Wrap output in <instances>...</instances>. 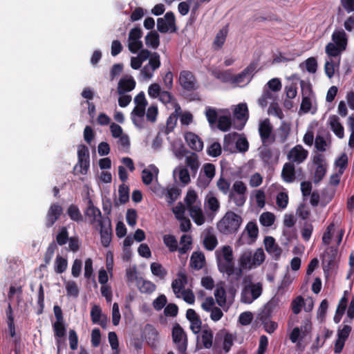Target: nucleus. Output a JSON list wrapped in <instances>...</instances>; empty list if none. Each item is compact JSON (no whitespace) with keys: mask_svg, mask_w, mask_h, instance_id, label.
Segmentation results:
<instances>
[{"mask_svg":"<svg viewBox=\"0 0 354 354\" xmlns=\"http://www.w3.org/2000/svg\"><path fill=\"white\" fill-rule=\"evenodd\" d=\"M234 117L241 123L234 127L238 130H241L246 121L248 119V109L246 104L241 103L237 105L234 111Z\"/></svg>","mask_w":354,"mask_h":354,"instance_id":"a211bd4d","label":"nucleus"},{"mask_svg":"<svg viewBox=\"0 0 354 354\" xmlns=\"http://www.w3.org/2000/svg\"><path fill=\"white\" fill-rule=\"evenodd\" d=\"M187 283V275L183 272H178L177 278L174 279L171 283V288L173 289L174 292L176 295H177L178 293L181 292L184 289V287Z\"/></svg>","mask_w":354,"mask_h":354,"instance_id":"5701e85b","label":"nucleus"},{"mask_svg":"<svg viewBox=\"0 0 354 354\" xmlns=\"http://www.w3.org/2000/svg\"><path fill=\"white\" fill-rule=\"evenodd\" d=\"M185 138L189 147L194 151H201L203 148V142L201 138L192 132L185 133Z\"/></svg>","mask_w":354,"mask_h":354,"instance_id":"aec40b11","label":"nucleus"},{"mask_svg":"<svg viewBox=\"0 0 354 354\" xmlns=\"http://www.w3.org/2000/svg\"><path fill=\"white\" fill-rule=\"evenodd\" d=\"M328 165H319L316 167L315 173H314V178L313 182L315 184L319 183L321 180L324 178L326 171H327Z\"/></svg>","mask_w":354,"mask_h":354,"instance_id":"6e6d98bb","label":"nucleus"},{"mask_svg":"<svg viewBox=\"0 0 354 354\" xmlns=\"http://www.w3.org/2000/svg\"><path fill=\"white\" fill-rule=\"evenodd\" d=\"M136 86V81L131 77L129 78H122L120 80L118 85V93L120 95L126 92L131 91Z\"/></svg>","mask_w":354,"mask_h":354,"instance_id":"4be33fe9","label":"nucleus"},{"mask_svg":"<svg viewBox=\"0 0 354 354\" xmlns=\"http://www.w3.org/2000/svg\"><path fill=\"white\" fill-rule=\"evenodd\" d=\"M139 291L144 294H151L156 289V286L152 281L140 277L136 284Z\"/></svg>","mask_w":354,"mask_h":354,"instance_id":"a878e982","label":"nucleus"},{"mask_svg":"<svg viewBox=\"0 0 354 354\" xmlns=\"http://www.w3.org/2000/svg\"><path fill=\"white\" fill-rule=\"evenodd\" d=\"M281 178L286 183H291L296 178L295 165L292 162H286L282 168Z\"/></svg>","mask_w":354,"mask_h":354,"instance_id":"412c9836","label":"nucleus"},{"mask_svg":"<svg viewBox=\"0 0 354 354\" xmlns=\"http://www.w3.org/2000/svg\"><path fill=\"white\" fill-rule=\"evenodd\" d=\"M242 223L241 216L234 212H227L217 223L218 230L223 234H231L238 231Z\"/></svg>","mask_w":354,"mask_h":354,"instance_id":"7ed1b4c3","label":"nucleus"},{"mask_svg":"<svg viewBox=\"0 0 354 354\" xmlns=\"http://www.w3.org/2000/svg\"><path fill=\"white\" fill-rule=\"evenodd\" d=\"M53 311L56 320L52 324V327L55 339V344L57 348V353H59L62 344L65 342V337L67 333V325L65 323L61 307L58 305H55L53 307Z\"/></svg>","mask_w":354,"mask_h":354,"instance_id":"f03ea898","label":"nucleus"},{"mask_svg":"<svg viewBox=\"0 0 354 354\" xmlns=\"http://www.w3.org/2000/svg\"><path fill=\"white\" fill-rule=\"evenodd\" d=\"M245 230L247 232L250 238L248 243L251 244L255 242L259 234V228L257 223L254 221H250L247 224Z\"/></svg>","mask_w":354,"mask_h":354,"instance_id":"473e14b6","label":"nucleus"},{"mask_svg":"<svg viewBox=\"0 0 354 354\" xmlns=\"http://www.w3.org/2000/svg\"><path fill=\"white\" fill-rule=\"evenodd\" d=\"M87 207L84 210V214L89 218L90 223L93 225L101 218H104L106 216H102L101 211L99 208L95 207L90 197H87Z\"/></svg>","mask_w":354,"mask_h":354,"instance_id":"dca6fc26","label":"nucleus"},{"mask_svg":"<svg viewBox=\"0 0 354 354\" xmlns=\"http://www.w3.org/2000/svg\"><path fill=\"white\" fill-rule=\"evenodd\" d=\"M207 153L212 157H218L221 153V146L219 142H213L207 149Z\"/></svg>","mask_w":354,"mask_h":354,"instance_id":"338daca9","label":"nucleus"},{"mask_svg":"<svg viewBox=\"0 0 354 354\" xmlns=\"http://www.w3.org/2000/svg\"><path fill=\"white\" fill-rule=\"evenodd\" d=\"M119 201L121 204L127 203L129 200V188L122 183L119 186Z\"/></svg>","mask_w":354,"mask_h":354,"instance_id":"864d4df0","label":"nucleus"},{"mask_svg":"<svg viewBox=\"0 0 354 354\" xmlns=\"http://www.w3.org/2000/svg\"><path fill=\"white\" fill-rule=\"evenodd\" d=\"M279 306V299L277 297H273L263 307V310L258 315L259 319L265 321L270 319L272 314L276 312Z\"/></svg>","mask_w":354,"mask_h":354,"instance_id":"4468645a","label":"nucleus"},{"mask_svg":"<svg viewBox=\"0 0 354 354\" xmlns=\"http://www.w3.org/2000/svg\"><path fill=\"white\" fill-rule=\"evenodd\" d=\"M264 245L266 252L272 256L274 260H278L282 253L281 248L276 243L275 239L270 236H266L264 239Z\"/></svg>","mask_w":354,"mask_h":354,"instance_id":"f3484780","label":"nucleus"},{"mask_svg":"<svg viewBox=\"0 0 354 354\" xmlns=\"http://www.w3.org/2000/svg\"><path fill=\"white\" fill-rule=\"evenodd\" d=\"M252 252H244L243 254H242L239 259V268H241V270L243 271V269H245V268H252V266H254L253 265H252Z\"/></svg>","mask_w":354,"mask_h":354,"instance_id":"4c0bfd02","label":"nucleus"},{"mask_svg":"<svg viewBox=\"0 0 354 354\" xmlns=\"http://www.w3.org/2000/svg\"><path fill=\"white\" fill-rule=\"evenodd\" d=\"M248 188L241 180L234 183L228 195L229 201H232L237 207H242L247 200Z\"/></svg>","mask_w":354,"mask_h":354,"instance_id":"20e7f679","label":"nucleus"},{"mask_svg":"<svg viewBox=\"0 0 354 354\" xmlns=\"http://www.w3.org/2000/svg\"><path fill=\"white\" fill-rule=\"evenodd\" d=\"M126 279L127 283L129 286L133 281L138 283V280H139L140 277H138L137 270L136 268H127L126 269Z\"/></svg>","mask_w":354,"mask_h":354,"instance_id":"680f3d73","label":"nucleus"},{"mask_svg":"<svg viewBox=\"0 0 354 354\" xmlns=\"http://www.w3.org/2000/svg\"><path fill=\"white\" fill-rule=\"evenodd\" d=\"M68 232L66 227H62L56 236V241L58 245H63L69 240Z\"/></svg>","mask_w":354,"mask_h":354,"instance_id":"bf43d9fd","label":"nucleus"},{"mask_svg":"<svg viewBox=\"0 0 354 354\" xmlns=\"http://www.w3.org/2000/svg\"><path fill=\"white\" fill-rule=\"evenodd\" d=\"M205 262V256L202 252H194L192 253L190 259V265L192 268L200 270L204 266Z\"/></svg>","mask_w":354,"mask_h":354,"instance_id":"7c9ffc66","label":"nucleus"},{"mask_svg":"<svg viewBox=\"0 0 354 354\" xmlns=\"http://www.w3.org/2000/svg\"><path fill=\"white\" fill-rule=\"evenodd\" d=\"M100 226V234L102 245L106 248L109 245L112 239V227L111 221L109 216L104 218H101L97 221Z\"/></svg>","mask_w":354,"mask_h":354,"instance_id":"6e6552de","label":"nucleus"},{"mask_svg":"<svg viewBox=\"0 0 354 354\" xmlns=\"http://www.w3.org/2000/svg\"><path fill=\"white\" fill-rule=\"evenodd\" d=\"M145 44L147 46L156 49L160 45V37L156 31H150L145 37Z\"/></svg>","mask_w":354,"mask_h":354,"instance_id":"c9c22d12","label":"nucleus"},{"mask_svg":"<svg viewBox=\"0 0 354 354\" xmlns=\"http://www.w3.org/2000/svg\"><path fill=\"white\" fill-rule=\"evenodd\" d=\"M227 35V30L225 28L220 30L214 39L213 45L216 49L221 48L224 44Z\"/></svg>","mask_w":354,"mask_h":354,"instance_id":"79ce46f5","label":"nucleus"},{"mask_svg":"<svg viewBox=\"0 0 354 354\" xmlns=\"http://www.w3.org/2000/svg\"><path fill=\"white\" fill-rule=\"evenodd\" d=\"M291 309L294 314H299L302 309V307L305 306V301L302 296H297L291 302Z\"/></svg>","mask_w":354,"mask_h":354,"instance_id":"3c124183","label":"nucleus"},{"mask_svg":"<svg viewBox=\"0 0 354 354\" xmlns=\"http://www.w3.org/2000/svg\"><path fill=\"white\" fill-rule=\"evenodd\" d=\"M65 287L68 296L77 297L79 295V288L74 281H68L66 282Z\"/></svg>","mask_w":354,"mask_h":354,"instance_id":"4d7b16f0","label":"nucleus"},{"mask_svg":"<svg viewBox=\"0 0 354 354\" xmlns=\"http://www.w3.org/2000/svg\"><path fill=\"white\" fill-rule=\"evenodd\" d=\"M332 39L333 44L339 46L340 49L344 50L347 46V36L346 32L343 30H335L332 35Z\"/></svg>","mask_w":354,"mask_h":354,"instance_id":"b1692460","label":"nucleus"},{"mask_svg":"<svg viewBox=\"0 0 354 354\" xmlns=\"http://www.w3.org/2000/svg\"><path fill=\"white\" fill-rule=\"evenodd\" d=\"M308 151L304 149L301 145H297L292 147L288 153L287 158L292 164L299 165L304 162L307 158Z\"/></svg>","mask_w":354,"mask_h":354,"instance_id":"9b49d317","label":"nucleus"},{"mask_svg":"<svg viewBox=\"0 0 354 354\" xmlns=\"http://www.w3.org/2000/svg\"><path fill=\"white\" fill-rule=\"evenodd\" d=\"M180 243L183 245L178 248V252L181 254H184L191 249L190 245H192V238L188 235H183L180 239Z\"/></svg>","mask_w":354,"mask_h":354,"instance_id":"a18cd8bd","label":"nucleus"},{"mask_svg":"<svg viewBox=\"0 0 354 354\" xmlns=\"http://www.w3.org/2000/svg\"><path fill=\"white\" fill-rule=\"evenodd\" d=\"M272 126L271 125L269 119H265L260 122L259 127V133L263 145L267 142H274V138L272 136Z\"/></svg>","mask_w":354,"mask_h":354,"instance_id":"2eb2a0df","label":"nucleus"},{"mask_svg":"<svg viewBox=\"0 0 354 354\" xmlns=\"http://www.w3.org/2000/svg\"><path fill=\"white\" fill-rule=\"evenodd\" d=\"M218 189L223 194H228L230 192V183L223 176H221L216 183Z\"/></svg>","mask_w":354,"mask_h":354,"instance_id":"13d9d810","label":"nucleus"},{"mask_svg":"<svg viewBox=\"0 0 354 354\" xmlns=\"http://www.w3.org/2000/svg\"><path fill=\"white\" fill-rule=\"evenodd\" d=\"M205 115L208 122L210 124H214L218 120V113L216 109L212 107H207L205 111Z\"/></svg>","mask_w":354,"mask_h":354,"instance_id":"0e129e2a","label":"nucleus"},{"mask_svg":"<svg viewBox=\"0 0 354 354\" xmlns=\"http://www.w3.org/2000/svg\"><path fill=\"white\" fill-rule=\"evenodd\" d=\"M158 100L164 104H171L176 108V109H180V107L178 104L176 99L173 94L169 91H161Z\"/></svg>","mask_w":354,"mask_h":354,"instance_id":"c756f323","label":"nucleus"},{"mask_svg":"<svg viewBox=\"0 0 354 354\" xmlns=\"http://www.w3.org/2000/svg\"><path fill=\"white\" fill-rule=\"evenodd\" d=\"M203 169L205 176L208 178L207 180H203L200 178L198 179V185L201 187H206L209 185V183L215 176V166L212 163H205Z\"/></svg>","mask_w":354,"mask_h":354,"instance_id":"6ab92c4d","label":"nucleus"},{"mask_svg":"<svg viewBox=\"0 0 354 354\" xmlns=\"http://www.w3.org/2000/svg\"><path fill=\"white\" fill-rule=\"evenodd\" d=\"M275 218L274 215L269 212H263L259 218L260 223L265 227H270L273 225Z\"/></svg>","mask_w":354,"mask_h":354,"instance_id":"5fc2aeb1","label":"nucleus"},{"mask_svg":"<svg viewBox=\"0 0 354 354\" xmlns=\"http://www.w3.org/2000/svg\"><path fill=\"white\" fill-rule=\"evenodd\" d=\"M239 134L236 132L230 133L228 134L225 135L223 139L224 151H229L230 152L234 151V144Z\"/></svg>","mask_w":354,"mask_h":354,"instance_id":"f704fd0d","label":"nucleus"},{"mask_svg":"<svg viewBox=\"0 0 354 354\" xmlns=\"http://www.w3.org/2000/svg\"><path fill=\"white\" fill-rule=\"evenodd\" d=\"M189 211V215L198 225H201L205 222V217L200 207L193 205L187 207Z\"/></svg>","mask_w":354,"mask_h":354,"instance_id":"c85d7f7f","label":"nucleus"},{"mask_svg":"<svg viewBox=\"0 0 354 354\" xmlns=\"http://www.w3.org/2000/svg\"><path fill=\"white\" fill-rule=\"evenodd\" d=\"M216 301L218 306L223 307L226 304V292L223 287H217L214 292Z\"/></svg>","mask_w":354,"mask_h":354,"instance_id":"8fccbe9b","label":"nucleus"},{"mask_svg":"<svg viewBox=\"0 0 354 354\" xmlns=\"http://www.w3.org/2000/svg\"><path fill=\"white\" fill-rule=\"evenodd\" d=\"M146 339L149 345L151 347H156L158 340L159 333L156 328L151 325L147 324L145 326Z\"/></svg>","mask_w":354,"mask_h":354,"instance_id":"393cba45","label":"nucleus"},{"mask_svg":"<svg viewBox=\"0 0 354 354\" xmlns=\"http://www.w3.org/2000/svg\"><path fill=\"white\" fill-rule=\"evenodd\" d=\"M67 214L70 218L74 221L80 222L83 220L82 215L75 205H71L67 209Z\"/></svg>","mask_w":354,"mask_h":354,"instance_id":"a19ab883","label":"nucleus"},{"mask_svg":"<svg viewBox=\"0 0 354 354\" xmlns=\"http://www.w3.org/2000/svg\"><path fill=\"white\" fill-rule=\"evenodd\" d=\"M179 83L187 91H194L199 88V84L194 74L189 71H182L179 75Z\"/></svg>","mask_w":354,"mask_h":354,"instance_id":"1a4fd4ad","label":"nucleus"},{"mask_svg":"<svg viewBox=\"0 0 354 354\" xmlns=\"http://www.w3.org/2000/svg\"><path fill=\"white\" fill-rule=\"evenodd\" d=\"M279 152L272 151L269 147H263L259 151V157L263 162L264 166H272L279 161Z\"/></svg>","mask_w":354,"mask_h":354,"instance_id":"ddd939ff","label":"nucleus"},{"mask_svg":"<svg viewBox=\"0 0 354 354\" xmlns=\"http://www.w3.org/2000/svg\"><path fill=\"white\" fill-rule=\"evenodd\" d=\"M346 322V320H344L343 322L344 324L342 328H339L337 330V337L346 341L348 339L352 330L351 326L348 324H345Z\"/></svg>","mask_w":354,"mask_h":354,"instance_id":"e2e57ef3","label":"nucleus"},{"mask_svg":"<svg viewBox=\"0 0 354 354\" xmlns=\"http://www.w3.org/2000/svg\"><path fill=\"white\" fill-rule=\"evenodd\" d=\"M276 203L279 208L285 209L288 203V194L283 192H280L278 193L276 198Z\"/></svg>","mask_w":354,"mask_h":354,"instance_id":"052dcab7","label":"nucleus"},{"mask_svg":"<svg viewBox=\"0 0 354 354\" xmlns=\"http://www.w3.org/2000/svg\"><path fill=\"white\" fill-rule=\"evenodd\" d=\"M213 331L207 326L204 328L201 333V341L205 348H210L213 346Z\"/></svg>","mask_w":354,"mask_h":354,"instance_id":"2f4dec72","label":"nucleus"},{"mask_svg":"<svg viewBox=\"0 0 354 354\" xmlns=\"http://www.w3.org/2000/svg\"><path fill=\"white\" fill-rule=\"evenodd\" d=\"M68 262L66 259L60 255H57L55 261V272L57 274H62L66 270Z\"/></svg>","mask_w":354,"mask_h":354,"instance_id":"58836bf2","label":"nucleus"},{"mask_svg":"<svg viewBox=\"0 0 354 354\" xmlns=\"http://www.w3.org/2000/svg\"><path fill=\"white\" fill-rule=\"evenodd\" d=\"M77 164L74 169L81 174H86L90 167L89 151L86 146L81 145L77 149Z\"/></svg>","mask_w":354,"mask_h":354,"instance_id":"39448f33","label":"nucleus"},{"mask_svg":"<svg viewBox=\"0 0 354 354\" xmlns=\"http://www.w3.org/2000/svg\"><path fill=\"white\" fill-rule=\"evenodd\" d=\"M343 50L333 43H328L326 46V53L330 57H337Z\"/></svg>","mask_w":354,"mask_h":354,"instance_id":"774afa93","label":"nucleus"},{"mask_svg":"<svg viewBox=\"0 0 354 354\" xmlns=\"http://www.w3.org/2000/svg\"><path fill=\"white\" fill-rule=\"evenodd\" d=\"M218 241L214 234H207L203 239V245L209 251H212L217 245Z\"/></svg>","mask_w":354,"mask_h":354,"instance_id":"09e8293b","label":"nucleus"},{"mask_svg":"<svg viewBox=\"0 0 354 354\" xmlns=\"http://www.w3.org/2000/svg\"><path fill=\"white\" fill-rule=\"evenodd\" d=\"M163 242L170 252L178 251V242L176 237L171 234H166L163 236Z\"/></svg>","mask_w":354,"mask_h":354,"instance_id":"37998d69","label":"nucleus"},{"mask_svg":"<svg viewBox=\"0 0 354 354\" xmlns=\"http://www.w3.org/2000/svg\"><path fill=\"white\" fill-rule=\"evenodd\" d=\"M263 291L261 283H252L245 286L241 292V301L245 304H251L260 297Z\"/></svg>","mask_w":354,"mask_h":354,"instance_id":"423d86ee","label":"nucleus"},{"mask_svg":"<svg viewBox=\"0 0 354 354\" xmlns=\"http://www.w3.org/2000/svg\"><path fill=\"white\" fill-rule=\"evenodd\" d=\"M157 29L161 33H167L169 30L171 32H175L177 30L176 26V18L174 14L171 12H167L163 18L157 19Z\"/></svg>","mask_w":354,"mask_h":354,"instance_id":"9d476101","label":"nucleus"},{"mask_svg":"<svg viewBox=\"0 0 354 354\" xmlns=\"http://www.w3.org/2000/svg\"><path fill=\"white\" fill-rule=\"evenodd\" d=\"M151 273L160 278V279H164L165 277L167 275V270L162 266V264L157 262H153L150 266Z\"/></svg>","mask_w":354,"mask_h":354,"instance_id":"e433bc0d","label":"nucleus"},{"mask_svg":"<svg viewBox=\"0 0 354 354\" xmlns=\"http://www.w3.org/2000/svg\"><path fill=\"white\" fill-rule=\"evenodd\" d=\"M186 165L190 168L192 173L196 174L199 167V162L198 160V156L195 153L186 158Z\"/></svg>","mask_w":354,"mask_h":354,"instance_id":"c03bdc74","label":"nucleus"},{"mask_svg":"<svg viewBox=\"0 0 354 354\" xmlns=\"http://www.w3.org/2000/svg\"><path fill=\"white\" fill-rule=\"evenodd\" d=\"M221 252V254L218 251L216 252L218 271L226 274L231 283L239 281L243 275V271L241 268L235 267L232 248L225 245L222 248Z\"/></svg>","mask_w":354,"mask_h":354,"instance_id":"f257e3e1","label":"nucleus"},{"mask_svg":"<svg viewBox=\"0 0 354 354\" xmlns=\"http://www.w3.org/2000/svg\"><path fill=\"white\" fill-rule=\"evenodd\" d=\"M256 68V66L254 64H250L248 67H246L241 73L234 76V82L236 83H242L244 82L245 78L251 74Z\"/></svg>","mask_w":354,"mask_h":354,"instance_id":"ea45409f","label":"nucleus"},{"mask_svg":"<svg viewBox=\"0 0 354 354\" xmlns=\"http://www.w3.org/2000/svg\"><path fill=\"white\" fill-rule=\"evenodd\" d=\"M171 336L174 343L179 353L186 352L187 348V337L183 328L179 324L176 323L171 332Z\"/></svg>","mask_w":354,"mask_h":354,"instance_id":"0eeeda50","label":"nucleus"},{"mask_svg":"<svg viewBox=\"0 0 354 354\" xmlns=\"http://www.w3.org/2000/svg\"><path fill=\"white\" fill-rule=\"evenodd\" d=\"M252 265L254 267L261 266L266 259L263 250L261 248L257 249L254 254L252 255Z\"/></svg>","mask_w":354,"mask_h":354,"instance_id":"49530a36","label":"nucleus"},{"mask_svg":"<svg viewBox=\"0 0 354 354\" xmlns=\"http://www.w3.org/2000/svg\"><path fill=\"white\" fill-rule=\"evenodd\" d=\"M63 213L62 207L58 203H53L50 205L45 219V225L46 227H51L59 219Z\"/></svg>","mask_w":354,"mask_h":354,"instance_id":"f8f14e48","label":"nucleus"},{"mask_svg":"<svg viewBox=\"0 0 354 354\" xmlns=\"http://www.w3.org/2000/svg\"><path fill=\"white\" fill-rule=\"evenodd\" d=\"M328 308V302L327 299H323L317 310V319L321 322L324 321L326 317L327 309Z\"/></svg>","mask_w":354,"mask_h":354,"instance_id":"69168bd1","label":"nucleus"},{"mask_svg":"<svg viewBox=\"0 0 354 354\" xmlns=\"http://www.w3.org/2000/svg\"><path fill=\"white\" fill-rule=\"evenodd\" d=\"M57 249V246L54 241H53L52 243H50L48 245V246L46 249V251L44 254V261L45 263L41 264L40 266V269L46 268V266L50 263V261L53 257L54 253Z\"/></svg>","mask_w":354,"mask_h":354,"instance_id":"72a5a7b5","label":"nucleus"},{"mask_svg":"<svg viewBox=\"0 0 354 354\" xmlns=\"http://www.w3.org/2000/svg\"><path fill=\"white\" fill-rule=\"evenodd\" d=\"M335 165L337 167L339 168L338 171L339 174H343L348 166V156L346 153H342L338 159L335 160Z\"/></svg>","mask_w":354,"mask_h":354,"instance_id":"603ef678","label":"nucleus"},{"mask_svg":"<svg viewBox=\"0 0 354 354\" xmlns=\"http://www.w3.org/2000/svg\"><path fill=\"white\" fill-rule=\"evenodd\" d=\"M337 255V250L333 247L327 248L323 256V264L325 267L330 268L334 266V263Z\"/></svg>","mask_w":354,"mask_h":354,"instance_id":"bb28decb","label":"nucleus"},{"mask_svg":"<svg viewBox=\"0 0 354 354\" xmlns=\"http://www.w3.org/2000/svg\"><path fill=\"white\" fill-rule=\"evenodd\" d=\"M329 124L333 133L339 138H342L344 136V130L343 126L339 122V118L335 115H331L329 118Z\"/></svg>","mask_w":354,"mask_h":354,"instance_id":"cd10ccee","label":"nucleus"},{"mask_svg":"<svg viewBox=\"0 0 354 354\" xmlns=\"http://www.w3.org/2000/svg\"><path fill=\"white\" fill-rule=\"evenodd\" d=\"M232 126L231 118L227 115H221L218 119V128L223 131L226 132L230 130Z\"/></svg>","mask_w":354,"mask_h":354,"instance_id":"de8ad7c7","label":"nucleus"}]
</instances>
